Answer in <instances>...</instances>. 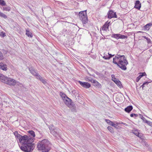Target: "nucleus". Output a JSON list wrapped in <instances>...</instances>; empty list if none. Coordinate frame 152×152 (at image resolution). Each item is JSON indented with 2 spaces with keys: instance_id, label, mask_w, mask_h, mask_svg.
Masks as SVG:
<instances>
[{
  "instance_id": "nucleus-11",
  "label": "nucleus",
  "mask_w": 152,
  "mask_h": 152,
  "mask_svg": "<svg viewBox=\"0 0 152 152\" xmlns=\"http://www.w3.org/2000/svg\"><path fill=\"white\" fill-rule=\"evenodd\" d=\"M108 17L110 19L113 18H116V15L115 13L112 11H110L108 12Z\"/></svg>"
},
{
  "instance_id": "nucleus-20",
  "label": "nucleus",
  "mask_w": 152,
  "mask_h": 152,
  "mask_svg": "<svg viewBox=\"0 0 152 152\" xmlns=\"http://www.w3.org/2000/svg\"><path fill=\"white\" fill-rule=\"evenodd\" d=\"M39 79L45 85L47 83L46 80L44 78L40 76H39Z\"/></svg>"
},
{
  "instance_id": "nucleus-16",
  "label": "nucleus",
  "mask_w": 152,
  "mask_h": 152,
  "mask_svg": "<svg viewBox=\"0 0 152 152\" xmlns=\"http://www.w3.org/2000/svg\"><path fill=\"white\" fill-rule=\"evenodd\" d=\"M141 7V4L140 2L138 1H137L135 3L134 8L138 10H140Z\"/></svg>"
},
{
  "instance_id": "nucleus-25",
  "label": "nucleus",
  "mask_w": 152,
  "mask_h": 152,
  "mask_svg": "<svg viewBox=\"0 0 152 152\" xmlns=\"http://www.w3.org/2000/svg\"><path fill=\"white\" fill-rule=\"evenodd\" d=\"M143 38H144L146 39L148 44H151V43L152 41L150 39L148 38V37L145 36H143Z\"/></svg>"
},
{
  "instance_id": "nucleus-31",
  "label": "nucleus",
  "mask_w": 152,
  "mask_h": 152,
  "mask_svg": "<svg viewBox=\"0 0 152 152\" xmlns=\"http://www.w3.org/2000/svg\"><path fill=\"white\" fill-rule=\"evenodd\" d=\"M105 121L107 124H109V125L111 126H112V124L113 123V122L112 121H110L109 120L107 119H105Z\"/></svg>"
},
{
  "instance_id": "nucleus-43",
  "label": "nucleus",
  "mask_w": 152,
  "mask_h": 152,
  "mask_svg": "<svg viewBox=\"0 0 152 152\" xmlns=\"http://www.w3.org/2000/svg\"><path fill=\"white\" fill-rule=\"evenodd\" d=\"M39 134L40 135V136H39V137H42L43 136V134L42 133V132H39Z\"/></svg>"
},
{
  "instance_id": "nucleus-41",
  "label": "nucleus",
  "mask_w": 152,
  "mask_h": 152,
  "mask_svg": "<svg viewBox=\"0 0 152 152\" xmlns=\"http://www.w3.org/2000/svg\"><path fill=\"white\" fill-rule=\"evenodd\" d=\"M141 118L143 120L144 122L145 123V121H147L146 119L143 116H142L141 117Z\"/></svg>"
},
{
  "instance_id": "nucleus-18",
  "label": "nucleus",
  "mask_w": 152,
  "mask_h": 152,
  "mask_svg": "<svg viewBox=\"0 0 152 152\" xmlns=\"http://www.w3.org/2000/svg\"><path fill=\"white\" fill-rule=\"evenodd\" d=\"M140 75L136 79V81L138 82L140 79L143 76L146 75V74L145 72L142 73L140 72L139 73Z\"/></svg>"
},
{
  "instance_id": "nucleus-21",
  "label": "nucleus",
  "mask_w": 152,
  "mask_h": 152,
  "mask_svg": "<svg viewBox=\"0 0 152 152\" xmlns=\"http://www.w3.org/2000/svg\"><path fill=\"white\" fill-rule=\"evenodd\" d=\"M132 109L133 107L132 106H129L126 108L124 110L127 113H129Z\"/></svg>"
},
{
  "instance_id": "nucleus-5",
  "label": "nucleus",
  "mask_w": 152,
  "mask_h": 152,
  "mask_svg": "<svg viewBox=\"0 0 152 152\" xmlns=\"http://www.w3.org/2000/svg\"><path fill=\"white\" fill-rule=\"evenodd\" d=\"M60 95L64 102L68 107L70 108L73 106V102L65 94L61 93Z\"/></svg>"
},
{
  "instance_id": "nucleus-35",
  "label": "nucleus",
  "mask_w": 152,
  "mask_h": 152,
  "mask_svg": "<svg viewBox=\"0 0 152 152\" xmlns=\"http://www.w3.org/2000/svg\"><path fill=\"white\" fill-rule=\"evenodd\" d=\"M5 33L3 31L1 32L0 33V36L2 37H4L6 36Z\"/></svg>"
},
{
  "instance_id": "nucleus-15",
  "label": "nucleus",
  "mask_w": 152,
  "mask_h": 152,
  "mask_svg": "<svg viewBox=\"0 0 152 152\" xmlns=\"http://www.w3.org/2000/svg\"><path fill=\"white\" fill-rule=\"evenodd\" d=\"M112 80L117 84V85L120 88L122 87V85L121 82L115 78L112 79Z\"/></svg>"
},
{
  "instance_id": "nucleus-7",
  "label": "nucleus",
  "mask_w": 152,
  "mask_h": 152,
  "mask_svg": "<svg viewBox=\"0 0 152 152\" xmlns=\"http://www.w3.org/2000/svg\"><path fill=\"white\" fill-rule=\"evenodd\" d=\"M16 138L19 139V142L20 143H22L25 141L27 139H28V138H30V137H28L27 135H24L23 136H22L20 134H19L18 135L15 136Z\"/></svg>"
},
{
  "instance_id": "nucleus-4",
  "label": "nucleus",
  "mask_w": 152,
  "mask_h": 152,
  "mask_svg": "<svg viewBox=\"0 0 152 152\" xmlns=\"http://www.w3.org/2000/svg\"><path fill=\"white\" fill-rule=\"evenodd\" d=\"M0 81L10 86H14L16 83V81L14 79L5 77L0 73Z\"/></svg>"
},
{
  "instance_id": "nucleus-47",
  "label": "nucleus",
  "mask_w": 152,
  "mask_h": 152,
  "mask_svg": "<svg viewBox=\"0 0 152 152\" xmlns=\"http://www.w3.org/2000/svg\"><path fill=\"white\" fill-rule=\"evenodd\" d=\"M151 52H152V51H151Z\"/></svg>"
},
{
  "instance_id": "nucleus-46",
  "label": "nucleus",
  "mask_w": 152,
  "mask_h": 152,
  "mask_svg": "<svg viewBox=\"0 0 152 152\" xmlns=\"http://www.w3.org/2000/svg\"><path fill=\"white\" fill-rule=\"evenodd\" d=\"M145 145H146V146H147L148 145V144H145Z\"/></svg>"
},
{
  "instance_id": "nucleus-13",
  "label": "nucleus",
  "mask_w": 152,
  "mask_h": 152,
  "mask_svg": "<svg viewBox=\"0 0 152 152\" xmlns=\"http://www.w3.org/2000/svg\"><path fill=\"white\" fill-rule=\"evenodd\" d=\"M29 69L30 72L33 75L37 77V78L38 77V74L36 72V71L33 67H31L29 68Z\"/></svg>"
},
{
  "instance_id": "nucleus-30",
  "label": "nucleus",
  "mask_w": 152,
  "mask_h": 152,
  "mask_svg": "<svg viewBox=\"0 0 152 152\" xmlns=\"http://www.w3.org/2000/svg\"><path fill=\"white\" fill-rule=\"evenodd\" d=\"M108 130L111 133H113L114 132V131L112 127L110 126H108L107 127Z\"/></svg>"
},
{
  "instance_id": "nucleus-9",
  "label": "nucleus",
  "mask_w": 152,
  "mask_h": 152,
  "mask_svg": "<svg viewBox=\"0 0 152 152\" xmlns=\"http://www.w3.org/2000/svg\"><path fill=\"white\" fill-rule=\"evenodd\" d=\"M79 83L83 87L86 88H90L91 86V85L87 82H82L80 81H78Z\"/></svg>"
},
{
  "instance_id": "nucleus-42",
  "label": "nucleus",
  "mask_w": 152,
  "mask_h": 152,
  "mask_svg": "<svg viewBox=\"0 0 152 152\" xmlns=\"http://www.w3.org/2000/svg\"><path fill=\"white\" fill-rule=\"evenodd\" d=\"M14 134L15 136H16L17 135H18L19 134L18 133V132L17 131H15V132H14Z\"/></svg>"
},
{
  "instance_id": "nucleus-10",
  "label": "nucleus",
  "mask_w": 152,
  "mask_h": 152,
  "mask_svg": "<svg viewBox=\"0 0 152 152\" xmlns=\"http://www.w3.org/2000/svg\"><path fill=\"white\" fill-rule=\"evenodd\" d=\"M113 37L117 39H124L126 38L127 37L126 36L120 34H115L113 35Z\"/></svg>"
},
{
  "instance_id": "nucleus-3",
  "label": "nucleus",
  "mask_w": 152,
  "mask_h": 152,
  "mask_svg": "<svg viewBox=\"0 0 152 152\" xmlns=\"http://www.w3.org/2000/svg\"><path fill=\"white\" fill-rule=\"evenodd\" d=\"M39 145V150L42 152H48L50 149V144L47 139H44L40 141Z\"/></svg>"
},
{
  "instance_id": "nucleus-24",
  "label": "nucleus",
  "mask_w": 152,
  "mask_h": 152,
  "mask_svg": "<svg viewBox=\"0 0 152 152\" xmlns=\"http://www.w3.org/2000/svg\"><path fill=\"white\" fill-rule=\"evenodd\" d=\"M92 83H93L94 85V86H98L100 84L97 81L94 80H93Z\"/></svg>"
},
{
  "instance_id": "nucleus-27",
  "label": "nucleus",
  "mask_w": 152,
  "mask_h": 152,
  "mask_svg": "<svg viewBox=\"0 0 152 152\" xmlns=\"http://www.w3.org/2000/svg\"><path fill=\"white\" fill-rule=\"evenodd\" d=\"M0 5L2 6H6V3L3 0H0Z\"/></svg>"
},
{
  "instance_id": "nucleus-28",
  "label": "nucleus",
  "mask_w": 152,
  "mask_h": 152,
  "mask_svg": "<svg viewBox=\"0 0 152 152\" xmlns=\"http://www.w3.org/2000/svg\"><path fill=\"white\" fill-rule=\"evenodd\" d=\"M91 78L89 77H87L85 78V80L86 81H90L92 82L93 80Z\"/></svg>"
},
{
  "instance_id": "nucleus-6",
  "label": "nucleus",
  "mask_w": 152,
  "mask_h": 152,
  "mask_svg": "<svg viewBox=\"0 0 152 152\" xmlns=\"http://www.w3.org/2000/svg\"><path fill=\"white\" fill-rule=\"evenodd\" d=\"M79 17L80 20L84 24L87 23L88 19L86 13V10L80 12H79Z\"/></svg>"
},
{
  "instance_id": "nucleus-29",
  "label": "nucleus",
  "mask_w": 152,
  "mask_h": 152,
  "mask_svg": "<svg viewBox=\"0 0 152 152\" xmlns=\"http://www.w3.org/2000/svg\"><path fill=\"white\" fill-rule=\"evenodd\" d=\"M152 25V24L151 23H148L146 24L145 26V28L146 29H149V27L151 26Z\"/></svg>"
},
{
  "instance_id": "nucleus-26",
  "label": "nucleus",
  "mask_w": 152,
  "mask_h": 152,
  "mask_svg": "<svg viewBox=\"0 0 152 152\" xmlns=\"http://www.w3.org/2000/svg\"><path fill=\"white\" fill-rule=\"evenodd\" d=\"M26 34L27 35V36L28 37H32V33L29 31H28L27 30H26Z\"/></svg>"
},
{
  "instance_id": "nucleus-14",
  "label": "nucleus",
  "mask_w": 152,
  "mask_h": 152,
  "mask_svg": "<svg viewBox=\"0 0 152 152\" xmlns=\"http://www.w3.org/2000/svg\"><path fill=\"white\" fill-rule=\"evenodd\" d=\"M110 22H106L102 28V30L103 31H107L110 26Z\"/></svg>"
},
{
  "instance_id": "nucleus-12",
  "label": "nucleus",
  "mask_w": 152,
  "mask_h": 152,
  "mask_svg": "<svg viewBox=\"0 0 152 152\" xmlns=\"http://www.w3.org/2000/svg\"><path fill=\"white\" fill-rule=\"evenodd\" d=\"M114 56V55H111L108 53L107 54L105 53H104L103 54V58L105 59L108 60L109 59L112 57Z\"/></svg>"
},
{
  "instance_id": "nucleus-1",
  "label": "nucleus",
  "mask_w": 152,
  "mask_h": 152,
  "mask_svg": "<svg viewBox=\"0 0 152 152\" xmlns=\"http://www.w3.org/2000/svg\"><path fill=\"white\" fill-rule=\"evenodd\" d=\"M113 63L117 65L120 68L123 70L126 69V66L128 63L124 55H116L113 59Z\"/></svg>"
},
{
  "instance_id": "nucleus-23",
  "label": "nucleus",
  "mask_w": 152,
  "mask_h": 152,
  "mask_svg": "<svg viewBox=\"0 0 152 152\" xmlns=\"http://www.w3.org/2000/svg\"><path fill=\"white\" fill-rule=\"evenodd\" d=\"M0 17L2 18H3L4 19H6L7 18V15H6L4 13L1 12L0 11Z\"/></svg>"
},
{
  "instance_id": "nucleus-32",
  "label": "nucleus",
  "mask_w": 152,
  "mask_h": 152,
  "mask_svg": "<svg viewBox=\"0 0 152 152\" xmlns=\"http://www.w3.org/2000/svg\"><path fill=\"white\" fill-rule=\"evenodd\" d=\"M133 132L137 136H139V133L137 130H134L133 131Z\"/></svg>"
},
{
  "instance_id": "nucleus-33",
  "label": "nucleus",
  "mask_w": 152,
  "mask_h": 152,
  "mask_svg": "<svg viewBox=\"0 0 152 152\" xmlns=\"http://www.w3.org/2000/svg\"><path fill=\"white\" fill-rule=\"evenodd\" d=\"M150 82H145L143 83L142 85L141 86V87H142V88H143L145 86V85H147Z\"/></svg>"
},
{
  "instance_id": "nucleus-44",
  "label": "nucleus",
  "mask_w": 152,
  "mask_h": 152,
  "mask_svg": "<svg viewBox=\"0 0 152 152\" xmlns=\"http://www.w3.org/2000/svg\"><path fill=\"white\" fill-rule=\"evenodd\" d=\"M111 77H112V79H113V78H115V75H111Z\"/></svg>"
},
{
  "instance_id": "nucleus-45",
  "label": "nucleus",
  "mask_w": 152,
  "mask_h": 152,
  "mask_svg": "<svg viewBox=\"0 0 152 152\" xmlns=\"http://www.w3.org/2000/svg\"><path fill=\"white\" fill-rule=\"evenodd\" d=\"M37 148H38V143L37 144Z\"/></svg>"
},
{
  "instance_id": "nucleus-34",
  "label": "nucleus",
  "mask_w": 152,
  "mask_h": 152,
  "mask_svg": "<svg viewBox=\"0 0 152 152\" xmlns=\"http://www.w3.org/2000/svg\"><path fill=\"white\" fill-rule=\"evenodd\" d=\"M72 108L71 109V110L72 111L74 112H76V108L75 107V106H74V104L73 103V106L72 107H70V108Z\"/></svg>"
},
{
  "instance_id": "nucleus-22",
  "label": "nucleus",
  "mask_w": 152,
  "mask_h": 152,
  "mask_svg": "<svg viewBox=\"0 0 152 152\" xmlns=\"http://www.w3.org/2000/svg\"><path fill=\"white\" fill-rule=\"evenodd\" d=\"M11 8L9 6H7L6 7H3L2 8V10L3 11H6L8 12H9L11 10Z\"/></svg>"
},
{
  "instance_id": "nucleus-36",
  "label": "nucleus",
  "mask_w": 152,
  "mask_h": 152,
  "mask_svg": "<svg viewBox=\"0 0 152 152\" xmlns=\"http://www.w3.org/2000/svg\"><path fill=\"white\" fill-rule=\"evenodd\" d=\"M4 57L2 52L0 51V60H2L4 59Z\"/></svg>"
},
{
  "instance_id": "nucleus-38",
  "label": "nucleus",
  "mask_w": 152,
  "mask_h": 152,
  "mask_svg": "<svg viewBox=\"0 0 152 152\" xmlns=\"http://www.w3.org/2000/svg\"><path fill=\"white\" fill-rule=\"evenodd\" d=\"M16 84H17V86H19L20 87H21L23 86V84L22 83H21L18 82H16Z\"/></svg>"
},
{
  "instance_id": "nucleus-39",
  "label": "nucleus",
  "mask_w": 152,
  "mask_h": 152,
  "mask_svg": "<svg viewBox=\"0 0 152 152\" xmlns=\"http://www.w3.org/2000/svg\"><path fill=\"white\" fill-rule=\"evenodd\" d=\"M118 125V123H117L116 124H114L113 123V124H112L111 126H113L115 128H116Z\"/></svg>"
},
{
  "instance_id": "nucleus-2",
  "label": "nucleus",
  "mask_w": 152,
  "mask_h": 152,
  "mask_svg": "<svg viewBox=\"0 0 152 152\" xmlns=\"http://www.w3.org/2000/svg\"><path fill=\"white\" fill-rule=\"evenodd\" d=\"M34 141L33 138H28V139L22 143L20 147V149L24 152H31L34 148L35 146L34 144H32Z\"/></svg>"
},
{
  "instance_id": "nucleus-37",
  "label": "nucleus",
  "mask_w": 152,
  "mask_h": 152,
  "mask_svg": "<svg viewBox=\"0 0 152 152\" xmlns=\"http://www.w3.org/2000/svg\"><path fill=\"white\" fill-rule=\"evenodd\" d=\"M145 123H147L148 125L152 127V123L148 121H146Z\"/></svg>"
},
{
  "instance_id": "nucleus-17",
  "label": "nucleus",
  "mask_w": 152,
  "mask_h": 152,
  "mask_svg": "<svg viewBox=\"0 0 152 152\" xmlns=\"http://www.w3.org/2000/svg\"><path fill=\"white\" fill-rule=\"evenodd\" d=\"M29 136L28 137H30L31 138H33L34 140V137H35V132L32 130H30L28 132Z\"/></svg>"
},
{
  "instance_id": "nucleus-40",
  "label": "nucleus",
  "mask_w": 152,
  "mask_h": 152,
  "mask_svg": "<svg viewBox=\"0 0 152 152\" xmlns=\"http://www.w3.org/2000/svg\"><path fill=\"white\" fill-rule=\"evenodd\" d=\"M130 116L131 117H133L134 116L135 117H137L138 116V115L137 114H132L130 115Z\"/></svg>"
},
{
  "instance_id": "nucleus-19",
  "label": "nucleus",
  "mask_w": 152,
  "mask_h": 152,
  "mask_svg": "<svg viewBox=\"0 0 152 152\" xmlns=\"http://www.w3.org/2000/svg\"><path fill=\"white\" fill-rule=\"evenodd\" d=\"M0 68L1 69L4 70L6 71L7 70V66L6 64H4L2 63H0Z\"/></svg>"
},
{
  "instance_id": "nucleus-8",
  "label": "nucleus",
  "mask_w": 152,
  "mask_h": 152,
  "mask_svg": "<svg viewBox=\"0 0 152 152\" xmlns=\"http://www.w3.org/2000/svg\"><path fill=\"white\" fill-rule=\"evenodd\" d=\"M49 129L50 130V133L52 134L54 136L56 137L58 134L55 131L56 128L53 125H51L49 126Z\"/></svg>"
}]
</instances>
